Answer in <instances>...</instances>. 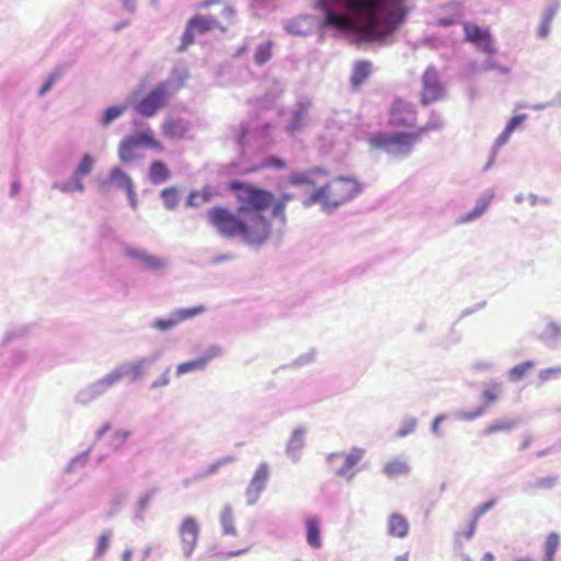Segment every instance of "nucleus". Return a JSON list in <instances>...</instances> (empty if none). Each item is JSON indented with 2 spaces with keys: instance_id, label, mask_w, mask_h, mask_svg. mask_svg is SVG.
Returning a JSON list of instances; mask_svg holds the SVG:
<instances>
[{
  "instance_id": "59",
  "label": "nucleus",
  "mask_w": 561,
  "mask_h": 561,
  "mask_svg": "<svg viewBox=\"0 0 561 561\" xmlns=\"http://www.w3.org/2000/svg\"><path fill=\"white\" fill-rule=\"evenodd\" d=\"M531 443H533L531 436H526V437H524V439L522 442L520 448L527 449L531 445Z\"/></svg>"
},
{
  "instance_id": "15",
  "label": "nucleus",
  "mask_w": 561,
  "mask_h": 561,
  "mask_svg": "<svg viewBox=\"0 0 561 561\" xmlns=\"http://www.w3.org/2000/svg\"><path fill=\"white\" fill-rule=\"evenodd\" d=\"M268 478L270 468L265 462H263L257 467L250 481V484L247 490L248 496L252 497L253 501H255L261 494V492L265 489Z\"/></svg>"
},
{
  "instance_id": "38",
  "label": "nucleus",
  "mask_w": 561,
  "mask_h": 561,
  "mask_svg": "<svg viewBox=\"0 0 561 561\" xmlns=\"http://www.w3.org/2000/svg\"><path fill=\"white\" fill-rule=\"evenodd\" d=\"M111 531H104L98 539L95 554L102 557L110 546Z\"/></svg>"
},
{
  "instance_id": "25",
  "label": "nucleus",
  "mask_w": 561,
  "mask_h": 561,
  "mask_svg": "<svg viewBox=\"0 0 561 561\" xmlns=\"http://www.w3.org/2000/svg\"><path fill=\"white\" fill-rule=\"evenodd\" d=\"M559 546H560V536L554 531L550 533L547 536L546 541L543 543V553H545L543 561H554V556H556V552H557Z\"/></svg>"
},
{
  "instance_id": "33",
  "label": "nucleus",
  "mask_w": 561,
  "mask_h": 561,
  "mask_svg": "<svg viewBox=\"0 0 561 561\" xmlns=\"http://www.w3.org/2000/svg\"><path fill=\"white\" fill-rule=\"evenodd\" d=\"M534 367V362L531 360H526V362H523L516 366H514L508 375H510V378L512 380H519L522 379L531 368Z\"/></svg>"
},
{
  "instance_id": "32",
  "label": "nucleus",
  "mask_w": 561,
  "mask_h": 561,
  "mask_svg": "<svg viewBox=\"0 0 561 561\" xmlns=\"http://www.w3.org/2000/svg\"><path fill=\"white\" fill-rule=\"evenodd\" d=\"M272 47L273 44L271 42H266L256 48L254 60L257 65L265 64L272 57Z\"/></svg>"
},
{
  "instance_id": "22",
  "label": "nucleus",
  "mask_w": 561,
  "mask_h": 561,
  "mask_svg": "<svg viewBox=\"0 0 561 561\" xmlns=\"http://www.w3.org/2000/svg\"><path fill=\"white\" fill-rule=\"evenodd\" d=\"M124 377H125V371H123L122 366H121L119 368L111 371L110 374L104 376L102 379H100L95 383V391L99 393L104 392L110 387H112L113 385H115L116 382L122 380Z\"/></svg>"
},
{
  "instance_id": "17",
  "label": "nucleus",
  "mask_w": 561,
  "mask_h": 561,
  "mask_svg": "<svg viewBox=\"0 0 561 561\" xmlns=\"http://www.w3.org/2000/svg\"><path fill=\"white\" fill-rule=\"evenodd\" d=\"M409 522L403 515L393 513L389 516L388 534L390 536L397 538H405L409 534Z\"/></svg>"
},
{
  "instance_id": "19",
  "label": "nucleus",
  "mask_w": 561,
  "mask_h": 561,
  "mask_svg": "<svg viewBox=\"0 0 561 561\" xmlns=\"http://www.w3.org/2000/svg\"><path fill=\"white\" fill-rule=\"evenodd\" d=\"M371 73V62L368 60H357L353 66L351 84L353 88H359Z\"/></svg>"
},
{
  "instance_id": "42",
  "label": "nucleus",
  "mask_w": 561,
  "mask_h": 561,
  "mask_svg": "<svg viewBox=\"0 0 561 561\" xmlns=\"http://www.w3.org/2000/svg\"><path fill=\"white\" fill-rule=\"evenodd\" d=\"M262 168L284 169L286 162L278 157H268L261 164Z\"/></svg>"
},
{
  "instance_id": "45",
  "label": "nucleus",
  "mask_w": 561,
  "mask_h": 561,
  "mask_svg": "<svg viewBox=\"0 0 561 561\" xmlns=\"http://www.w3.org/2000/svg\"><path fill=\"white\" fill-rule=\"evenodd\" d=\"M559 374H561V366L546 368L539 373V377L542 381H547Z\"/></svg>"
},
{
  "instance_id": "55",
  "label": "nucleus",
  "mask_w": 561,
  "mask_h": 561,
  "mask_svg": "<svg viewBox=\"0 0 561 561\" xmlns=\"http://www.w3.org/2000/svg\"><path fill=\"white\" fill-rule=\"evenodd\" d=\"M252 545L251 543H248L244 548L242 549H239V550H236V551H230L228 552V557H237V556H240L247 551H249L251 549Z\"/></svg>"
},
{
  "instance_id": "20",
  "label": "nucleus",
  "mask_w": 561,
  "mask_h": 561,
  "mask_svg": "<svg viewBox=\"0 0 561 561\" xmlns=\"http://www.w3.org/2000/svg\"><path fill=\"white\" fill-rule=\"evenodd\" d=\"M306 536L310 547L314 549L321 547L320 524L316 517H308L306 519Z\"/></svg>"
},
{
  "instance_id": "54",
  "label": "nucleus",
  "mask_w": 561,
  "mask_h": 561,
  "mask_svg": "<svg viewBox=\"0 0 561 561\" xmlns=\"http://www.w3.org/2000/svg\"><path fill=\"white\" fill-rule=\"evenodd\" d=\"M444 415H438L434 419L433 423H432V432L434 434H438V428H439V424L440 422L444 420Z\"/></svg>"
},
{
  "instance_id": "18",
  "label": "nucleus",
  "mask_w": 561,
  "mask_h": 561,
  "mask_svg": "<svg viewBox=\"0 0 561 561\" xmlns=\"http://www.w3.org/2000/svg\"><path fill=\"white\" fill-rule=\"evenodd\" d=\"M148 178L152 184H162L171 178V171L165 162L154 160L148 168Z\"/></svg>"
},
{
  "instance_id": "39",
  "label": "nucleus",
  "mask_w": 561,
  "mask_h": 561,
  "mask_svg": "<svg viewBox=\"0 0 561 561\" xmlns=\"http://www.w3.org/2000/svg\"><path fill=\"white\" fill-rule=\"evenodd\" d=\"M146 267L158 270L164 266L163 260L156 257L153 255H149L147 253L144 254L141 261H140Z\"/></svg>"
},
{
  "instance_id": "5",
  "label": "nucleus",
  "mask_w": 561,
  "mask_h": 561,
  "mask_svg": "<svg viewBox=\"0 0 561 561\" xmlns=\"http://www.w3.org/2000/svg\"><path fill=\"white\" fill-rule=\"evenodd\" d=\"M172 94L171 85L160 82L136 102L135 111L142 117H152L168 105Z\"/></svg>"
},
{
  "instance_id": "4",
  "label": "nucleus",
  "mask_w": 561,
  "mask_h": 561,
  "mask_svg": "<svg viewBox=\"0 0 561 561\" xmlns=\"http://www.w3.org/2000/svg\"><path fill=\"white\" fill-rule=\"evenodd\" d=\"M358 192L359 184L355 179L340 176L314 190L305 205L319 203L325 210H331L355 197Z\"/></svg>"
},
{
  "instance_id": "26",
  "label": "nucleus",
  "mask_w": 561,
  "mask_h": 561,
  "mask_svg": "<svg viewBox=\"0 0 561 561\" xmlns=\"http://www.w3.org/2000/svg\"><path fill=\"white\" fill-rule=\"evenodd\" d=\"M110 182L114 183L119 188L126 190L134 185L130 176L118 167H114L108 175Z\"/></svg>"
},
{
  "instance_id": "7",
  "label": "nucleus",
  "mask_w": 561,
  "mask_h": 561,
  "mask_svg": "<svg viewBox=\"0 0 561 561\" xmlns=\"http://www.w3.org/2000/svg\"><path fill=\"white\" fill-rule=\"evenodd\" d=\"M445 98V88L438 79L437 71L434 67H428L422 76V90L420 94V103L428 106Z\"/></svg>"
},
{
  "instance_id": "62",
  "label": "nucleus",
  "mask_w": 561,
  "mask_h": 561,
  "mask_svg": "<svg viewBox=\"0 0 561 561\" xmlns=\"http://www.w3.org/2000/svg\"><path fill=\"white\" fill-rule=\"evenodd\" d=\"M123 1H124V5L128 10H134L135 9V0H123Z\"/></svg>"
},
{
  "instance_id": "3",
  "label": "nucleus",
  "mask_w": 561,
  "mask_h": 561,
  "mask_svg": "<svg viewBox=\"0 0 561 561\" xmlns=\"http://www.w3.org/2000/svg\"><path fill=\"white\" fill-rule=\"evenodd\" d=\"M443 127V121L439 116L433 117L423 126L413 131L377 133L369 138V145L376 150H380L394 158H405L411 154L414 146L421 137L431 130Z\"/></svg>"
},
{
  "instance_id": "40",
  "label": "nucleus",
  "mask_w": 561,
  "mask_h": 561,
  "mask_svg": "<svg viewBox=\"0 0 561 561\" xmlns=\"http://www.w3.org/2000/svg\"><path fill=\"white\" fill-rule=\"evenodd\" d=\"M557 483V477H545L535 481L533 488L536 490H549Z\"/></svg>"
},
{
  "instance_id": "56",
  "label": "nucleus",
  "mask_w": 561,
  "mask_h": 561,
  "mask_svg": "<svg viewBox=\"0 0 561 561\" xmlns=\"http://www.w3.org/2000/svg\"><path fill=\"white\" fill-rule=\"evenodd\" d=\"M130 433L128 431H118L116 434H115V437L121 442V443H124L128 437H129Z\"/></svg>"
},
{
  "instance_id": "16",
  "label": "nucleus",
  "mask_w": 561,
  "mask_h": 561,
  "mask_svg": "<svg viewBox=\"0 0 561 561\" xmlns=\"http://www.w3.org/2000/svg\"><path fill=\"white\" fill-rule=\"evenodd\" d=\"M140 146L137 144L134 135L126 136L118 146V158L123 163H129L138 158L137 150Z\"/></svg>"
},
{
  "instance_id": "6",
  "label": "nucleus",
  "mask_w": 561,
  "mask_h": 561,
  "mask_svg": "<svg viewBox=\"0 0 561 561\" xmlns=\"http://www.w3.org/2000/svg\"><path fill=\"white\" fill-rule=\"evenodd\" d=\"M417 111L415 106L403 100L396 99L389 110V125L394 128H410L415 126Z\"/></svg>"
},
{
  "instance_id": "37",
  "label": "nucleus",
  "mask_w": 561,
  "mask_h": 561,
  "mask_svg": "<svg viewBox=\"0 0 561 561\" xmlns=\"http://www.w3.org/2000/svg\"><path fill=\"white\" fill-rule=\"evenodd\" d=\"M125 112V106H112L108 107L103 117V124L108 125L114 119L118 118Z\"/></svg>"
},
{
  "instance_id": "50",
  "label": "nucleus",
  "mask_w": 561,
  "mask_h": 561,
  "mask_svg": "<svg viewBox=\"0 0 561 561\" xmlns=\"http://www.w3.org/2000/svg\"><path fill=\"white\" fill-rule=\"evenodd\" d=\"M125 191L127 193V196H128V199H129V203H130L131 207L136 208L138 201H137V194L135 192L134 185H131L130 187L126 188Z\"/></svg>"
},
{
  "instance_id": "29",
  "label": "nucleus",
  "mask_w": 561,
  "mask_h": 561,
  "mask_svg": "<svg viewBox=\"0 0 561 561\" xmlns=\"http://www.w3.org/2000/svg\"><path fill=\"white\" fill-rule=\"evenodd\" d=\"M491 203V196H483L478 199L474 208L468 213L465 217H462L459 222H468L480 217L482 214L486 211Z\"/></svg>"
},
{
  "instance_id": "14",
  "label": "nucleus",
  "mask_w": 561,
  "mask_h": 561,
  "mask_svg": "<svg viewBox=\"0 0 561 561\" xmlns=\"http://www.w3.org/2000/svg\"><path fill=\"white\" fill-rule=\"evenodd\" d=\"M494 505H495V501L491 500V501H488V502L483 503L482 505L478 506L473 511L472 517H471L467 528L463 530H458L455 534L456 540L459 542L461 540H470L476 533L477 524H478V520L480 519V517L483 516L488 511H490Z\"/></svg>"
},
{
  "instance_id": "11",
  "label": "nucleus",
  "mask_w": 561,
  "mask_h": 561,
  "mask_svg": "<svg viewBox=\"0 0 561 561\" xmlns=\"http://www.w3.org/2000/svg\"><path fill=\"white\" fill-rule=\"evenodd\" d=\"M364 454L365 450L357 447L352 448L350 453L332 454L330 456V461H333L336 458L343 459V465L336 470L335 474L347 479L353 478L355 474V467L362 460Z\"/></svg>"
},
{
  "instance_id": "52",
  "label": "nucleus",
  "mask_w": 561,
  "mask_h": 561,
  "mask_svg": "<svg viewBox=\"0 0 561 561\" xmlns=\"http://www.w3.org/2000/svg\"><path fill=\"white\" fill-rule=\"evenodd\" d=\"M126 254L127 256L134 259V260H137V261H141L145 252H141L139 250H136V249H127L126 250Z\"/></svg>"
},
{
  "instance_id": "53",
  "label": "nucleus",
  "mask_w": 561,
  "mask_h": 561,
  "mask_svg": "<svg viewBox=\"0 0 561 561\" xmlns=\"http://www.w3.org/2000/svg\"><path fill=\"white\" fill-rule=\"evenodd\" d=\"M511 135H512V131H510L508 129L504 128V130L502 131V134L497 138V144L499 145H504L508 140Z\"/></svg>"
},
{
  "instance_id": "49",
  "label": "nucleus",
  "mask_w": 561,
  "mask_h": 561,
  "mask_svg": "<svg viewBox=\"0 0 561 561\" xmlns=\"http://www.w3.org/2000/svg\"><path fill=\"white\" fill-rule=\"evenodd\" d=\"M58 78L59 73L51 75L41 88L39 95H44L46 92H48L51 89L53 84L58 80Z\"/></svg>"
},
{
  "instance_id": "64",
  "label": "nucleus",
  "mask_w": 561,
  "mask_h": 561,
  "mask_svg": "<svg viewBox=\"0 0 561 561\" xmlns=\"http://www.w3.org/2000/svg\"><path fill=\"white\" fill-rule=\"evenodd\" d=\"M131 560V552L129 550H126L123 554V561H130Z\"/></svg>"
},
{
  "instance_id": "13",
  "label": "nucleus",
  "mask_w": 561,
  "mask_h": 561,
  "mask_svg": "<svg viewBox=\"0 0 561 561\" xmlns=\"http://www.w3.org/2000/svg\"><path fill=\"white\" fill-rule=\"evenodd\" d=\"M204 311L203 307H194L188 309L178 310L173 317L169 319H159L153 323V328L165 331L174 328L179 323L191 319Z\"/></svg>"
},
{
  "instance_id": "23",
  "label": "nucleus",
  "mask_w": 561,
  "mask_h": 561,
  "mask_svg": "<svg viewBox=\"0 0 561 561\" xmlns=\"http://www.w3.org/2000/svg\"><path fill=\"white\" fill-rule=\"evenodd\" d=\"M502 393V385L496 381H491L483 390L481 398L484 407H490L496 402Z\"/></svg>"
},
{
  "instance_id": "63",
  "label": "nucleus",
  "mask_w": 561,
  "mask_h": 561,
  "mask_svg": "<svg viewBox=\"0 0 561 561\" xmlns=\"http://www.w3.org/2000/svg\"><path fill=\"white\" fill-rule=\"evenodd\" d=\"M394 561H409V553L405 552L403 554L397 556L394 558Z\"/></svg>"
},
{
  "instance_id": "28",
  "label": "nucleus",
  "mask_w": 561,
  "mask_h": 561,
  "mask_svg": "<svg viewBox=\"0 0 561 561\" xmlns=\"http://www.w3.org/2000/svg\"><path fill=\"white\" fill-rule=\"evenodd\" d=\"M162 131L165 137H182L185 134V127L179 119H167L162 124Z\"/></svg>"
},
{
  "instance_id": "44",
  "label": "nucleus",
  "mask_w": 561,
  "mask_h": 561,
  "mask_svg": "<svg viewBox=\"0 0 561 561\" xmlns=\"http://www.w3.org/2000/svg\"><path fill=\"white\" fill-rule=\"evenodd\" d=\"M415 427H416V421L415 420H408L407 422L403 423L401 428L398 431L397 435L399 437H404V436L413 433Z\"/></svg>"
},
{
  "instance_id": "12",
  "label": "nucleus",
  "mask_w": 561,
  "mask_h": 561,
  "mask_svg": "<svg viewBox=\"0 0 561 561\" xmlns=\"http://www.w3.org/2000/svg\"><path fill=\"white\" fill-rule=\"evenodd\" d=\"M220 355L221 348L219 346H210L201 357L178 365L176 375L182 376L188 373L204 370L209 362Z\"/></svg>"
},
{
  "instance_id": "27",
  "label": "nucleus",
  "mask_w": 561,
  "mask_h": 561,
  "mask_svg": "<svg viewBox=\"0 0 561 561\" xmlns=\"http://www.w3.org/2000/svg\"><path fill=\"white\" fill-rule=\"evenodd\" d=\"M190 26L194 27V31L204 34L214 28H217L216 25L208 19L206 14H196L192 19L188 20Z\"/></svg>"
},
{
  "instance_id": "61",
  "label": "nucleus",
  "mask_w": 561,
  "mask_h": 561,
  "mask_svg": "<svg viewBox=\"0 0 561 561\" xmlns=\"http://www.w3.org/2000/svg\"><path fill=\"white\" fill-rule=\"evenodd\" d=\"M480 561H495V558L492 552H485Z\"/></svg>"
},
{
  "instance_id": "24",
  "label": "nucleus",
  "mask_w": 561,
  "mask_h": 561,
  "mask_svg": "<svg viewBox=\"0 0 561 561\" xmlns=\"http://www.w3.org/2000/svg\"><path fill=\"white\" fill-rule=\"evenodd\" d=\"M383 470L389 478H398L409 472V466L404 460L396 458L388 461Z\"/></svg>"
},
{
  "instance_id": "58",
  "label": "nucleus",
  "mask_w": 561,
  "mask_h": 561,
  "mask_svg": "<svg viewBox=\"0 0 561 561\" xmlns=\"http://www.w3.org/2000/svg\"><path fill=\"white\" fill-rule=\"evenodd\" d=\"M456 21L454 19H439L437 24L440 26H448L455 24Z\"/></svg>"
},
{
  "instance_id": "34",
  "label": "nucleus",
  "mask_w": 561,
  "mask_h": 561,
  "mask_svg": "<svg viewBox=\"0 0 561 561\" xmlns=\"http://www.w3.org/2000/svg\"><path fill=\"white\" fill-rule=\"evenodd\" d=\"M514 426H515L514 421L496 422V423L488 425L483 430L482 433H483V435L488 436V435L494 434L496 432H510Z\"/></svg>"
},
{
  "instance_id": "57",
  "label": "nucleus",
  "mask_w": 561,
  "mask_h": 561,
  "mask_svg": "<svg viewBox=\"0 0 561 561\" xmlns=\"http://www.w3.org/2000/svg\"><path fill=\"white\" fill-rule=\"evenodd\" d=\"M539 36L546 37L549 33V21H546L540 27H539Z\"/></svg>"
},
{
  "instance_id": "51",
  "label": "nucleus",
  "mask_w": 561,
  "mask_h": 561,
  "mask_svg": "<svg viewBox=\"0 0 561 561\" xmlns=\"http://www.w3.org/2000/svg\"><path fill=\"white\" fill-rule=\"evenodd\" d=\"M248 133H249V128L244 125H241L237 131V141L239 144H243L245 141Z\"/></svg>"
},
{
  "instance_id": "47",
  "label": "nucleus",
  "mask_w": 561,
  "mask_h": 561,
  "mask_svg": "<svg viewBox=\"0 0 561 561\" xmlns=\"http://www.w3.org/2000/svg\"><path fill=\"white\" fill-rule=\"evenodd\" d=\"M559 334H561V328L559 325H557L556 323L547 324L543 333L546 339L554 337Z\"/></svg>"
},
{
  "instance_id": "35",
  "label": "nucleus",
  "mask_w": 561,
  "mask_h": 561,
  "mask_svg": "<svg viewBox=\"0 0 561 561\" xmlns=\"http://www.w3.org/2000/svg\"><path fill=\"white\" fill-rule=\"evenodd\" d=\"M144 364L145 360H140L134 364H126L122 366L123 371H125V377L130 376L134 380L140 378L144 374Z\"/></svg>"
},
{
  "instance_id": "2",
  "label": "nucleus",
  "mask_w": 561,
  "mask_h": 561,
  "mask_svg": "<svg viewBox=\"0 0 561 561\" xmlns=\"http://www.w3.org/2000/svg\"><path fill=\"white\" fill-rule=\"evenodd\" d=\"M321 28L357 32L371 39L396 33L412 11L409 0H317Z\"/></svg>"
},
{
  "instance_id": "30",
  "label": "nucleus",
  "mask_w": 561,
  "mask_h": 561,
  "mask_svg": "<svg viewBox=\"0 0 561 561\" xmlns=\"http://www.w3.org/2000/svg\"><path fill=\"white\" fill-rule=\"evenodd\" d=\"M160 196L168 209H174L180 203L179 190L175 186L163 188Z\"/></svg>"
},
{
  "instance_id": "43",
  "label": "nucleus",
  "mask_w": 561,
  "mask_h": 561,
  "mask_svg": "<svg viewBox=\"0 0 561 561\" xmlns=\"http://www.w3.org/2000/svg\"><path fill=\"white\" fill-rule=\"evenodd\" d=\"M218 467H219V463H214V465L209 466V468H208L204 473L198 474V476L193 477V478L184 479V480L182 481V483H183V485H184V486H188V485H191L194 481H196L198 478H203V477H205V476H208V474H213V473H215V472H216V470L218 469Z\"/></svg>"
},
{
  "instance_id": "31",
  "label": "nucleus",
  "mask_w": 561,
  "mask_h": 561,
  "mask_svg": "<svg viewBox=\"0 0 561 561\" xmlns=\"http://www.w3.org/2000/svg\"><path fill=\"white\" fill-rule=\"evenodd\" d=\"M220 522L222 525L224 535L236 536L237 528L234 527V517L230 507H225L221 512Z\"/></svg>"
},
{
  "instance_id": "10",
  "label": "nucleus",
  "mask_w": 561,
  "mask_h": 561,
  "mask_svg": "<svg viewBox=\"0 0 561 561\" xmlns=\"http://www.w3.org/2000/svg\"><path fill=\"white\" fill-rule=\"evenodd\" d=\"M181 547L186 558L191 557L196 548L199 537V525L196 518L186 517L179 527Z\"/></svg>"
},
{
  "instance_id": "48",
  "label": "nucleus",
  "mask_w": 561,
  "mask_h": 561,
  "mask_svg": "<svg viewBox=\"0 0 561 561\" xmlns=\"http://www.w3.org/2000/svg\"><path fill=\"white\" fill-rule=\"evenodd\" d=\"M169 371H170V369L167 368L165 371L157 380H154L151 383V388H158V387L167 386L170 382Z\"/></svg>"
},
{
  "instance_id": "1",
  "label": "nucleus",
  "mask_w": 561,
  "mask_h": 561,
  "mask_svg": "<svg viewBox=\"0 0 561 561\" xmlns=\"http://www.w3.org/2000/svg\"><path fill=\"white\" fill-rule=\"evenodd\" d=\"M237 204L236 213L225 206H215L207 211L209 224L226 238H241L245 243L260 245L272 234V225L265 211L272 208L273 217L285 220V208L294 198L282 194L275 199L271 191L253 183L233 180L228 183Z\"/></svg>"
},
{
  "instance_id": "60",
  "label": "nucleus",
  "mask_w": 561,
  "mask_h": 561,
  "mask_svg": "<svg viewBox=\"0 0 561 561\" xmlns=\"http://www.w3.org/2000/svg\"><path fill=\"white\" fill-rule=\"evenodd\" d=\"M484 410L483 409H480L479 411L474 412V413H471V414H466L463 417L466 420H473L474 417H478L480 416L481 414H483Z\"/></svg>"
},
{
  "instance_id": "21",
  "label": "nucleus",
  "mask_w": 561,
  "mask_h": 561,
  "mask_svg": "<svg viewBox=\"0 0 561 561\" xmlns=\"http://www.w3.org/2000/svg\"><path fill=\"white\" fill-rule=\"evenodd\" d=\"M134 137L140 147L151 148L158 152L163 151V145L158 139H156L151 129H146L135 134Z\"/></svg>"
},
{
  "instance_id": "36",
  "label": "nucleus",
  "mask_w": 561,
  "mask_h": 561,
  "mask_svg": "<svg viewBox=\"0 0 561 561\" xmlns=\"http://www.w3.org/2000/svg\"><path fill=\"white\" fill-rule=\"evenodd\" d=\"M93 168V159L90 154H84L80 163L78 164L76 169V174L78 176H83L89 174L92 171Z\"/></svg>"
},
{
  "instance_id": "8",
  "label": "nucleus",
  "mask_w": 561,
  "mask_h": 561,
  "mask_svg": "<svg viewBox=\"0 0 561 561\" xmlns=\"http://www.w3.org/2000/svg\"><path fill=\"white\" fill-rule=\"evenodd\" d=\"M210 9L206 14L217 28L226 30L234 18V10L226 0H206L199 5Z\"/></svg>"
},
{
  "instance_id": "41",
  "label": "nucleus",
  "mask_w": 561,
  "mask_h": 561,
  "mask_svg": "<svg viewBox=\"0 0 561 561\" xmlns=\"http://www.w3.org/2000/svg\"><path fill=\"white\" fill-rule=\"evenodd\" d=\"M194 27L190 26V22L186 24V28L182 35V43L180 46V50L186 49L190 45L194 43Z\"/></svg>"
},
{
  "instance_id": "46",
  "label": "nucleus",
  "mask_w": 561,
  "mask_h": 561,
  "mask_svg": "<svg viewBox=\"0 0 561 561\" xmlns=\"http://www.w3.org/2000/svg\"><path fill=\"white\" fill-rule=\"evenodd\" d=\"M526 117L527 116L525 114L512 117L505 128L513 133L526 119Z\"/></svg>"
},
{
  "instance_id": "9",
  "label": "nucleus",
  "mask_w": 561,
  "mask_h": 561,
  "mask_svg": "<svg viewBox=\"0 0 561 561\" xmlns=\"http://www.w3.org/2000/svg\"><path fill=\"white\" fill-rule=\"evenodd\" d=\"M465 39L485 53H494L495 47L489 28H482L473 22L462 24Z\"/></svg>"
}]
</instances>
